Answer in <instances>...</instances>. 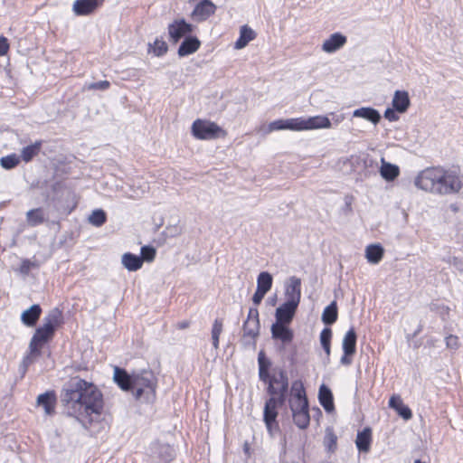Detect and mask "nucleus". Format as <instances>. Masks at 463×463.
Here are the masks:
<instances>
[{
	"label": "nucleus",
	"mask_w": 463,
	"mask_h": 463,
	"mask_svg": "<svg viewBox=\"0 0 463 463\" xmlns=\"http://www.w3.org/2000/svg\"><path fill=\"white\" fill-rule=\"evenodd\" d=\"M61 401L66 415L75 418L85 430L94 431L92 425L100 420L104 402L93 383L72 378L62 389Z\"/></svg>",
	"instance_id": "obj_1"
},
{
	"label": "nucleus",
	"mask_w": 463,
	"mask_h": 463,
	"mask_svg": "<svg viewBox=\"0 0 463 463\" xmlns=\"http://www.w3.org/2000/svg\"><path fill=\"white\" fill-rule=\"evenodd\" d=\"M113 379L121 390L131 392L137 401L153 402L156 400L157 379L149 369L128 373L125 369L115 367Z\"/></svg>",
	"instance_id": "obj_2"
},
{
	"label": "nucleus",
	"mask_w": 463,
	"mask_h": 463,
	"mask_svg": "<svg viewBox=\"0 0 463 463\" xmlns=\"http://www.w3.org/2000/svg\"><path fill=\"white\" fill-rule=\"evenodd\" d=\"M419 189L435 194H457L462 187L458 175L449 170L440 167H430L419 173L414 180Z\"/></svg>",
	"instance_id": "obj_3"
},
{
	"label": "nucleus",
	"mask_w": 463,
	"mask_h": 463,
	"mask_svg": "<svg viewBox=\"0 0 463 463\" xmlns=\"http://www.w3.org/2000/svg\"><path fill=\"white\" fill-rule=\"evenodd\" d=\"M62 322V313L58 308L52 309L43 319V326H39L29 344L32 354H41V348L54 335L56 328Z\"/></svg>",
	"instance_id": "obj_4"
},
{
	"label": "nucleus",
	"mask_w": 463,
	"mask_h": 463,
	"mask_svg": "<svg viewBox=\"0 0 463 463\" xmlns=\"http://www.w3.org/2000/svg\"><path fill=\"white\" fill-rule=\"evenodd\" d=\"M191 129L193 136L199 140L218 139L227 135V132L216 123L200 118L193 122Z\"/></svg>",
	"instance_id": "obj_5"
},
{
	"label": "nucleus",
	"mask_w": 463,
	"mask_h": 463,
	"mask_svg": "<svg viewBox=\"0 0 463 463\" xmlns=\"http://www.w3.org/2000/svg\"><path fill=\"white\" fill-rule=\"evenodd\" d=\"M260 317L259 310L255 307H250L247 316V319L242 325V337L241 343L244 346H255L257 338L260 335Z\"/></svg>",
	"instance_id": "obj_6"
},
{
	"label": "nucleus",
	"mask_w": 463,
	"mask_h": 463,
	"mask_svg": "<svg viewBox=\"0 0 463 463\" xmlns=\"http://www.w3.org/2000/svg\"><path fill=\"white\" fill-rule=\"evenodd\" d=\"M279 382L281 383V387L277 388L273 387V384H269L267 388L268 393L270 395L269 399H273L275 402V406L278 408L279 406H282L285 404L287 401V396L288 392V378L287 372L280 368L279 369Z\"/></svg>",
	"instance_id": "obj_7"
},
{
	"label": "nucleus",
	"mask_w": 463,
	"mask_h": 463,
	"mask_svg": "<svg viewBox=\"0 0 463 463\" xmlns=\"http://www.w3.org/2000/svg\"><path fill=\"white\" fill-rule=\"evenodd\" d=\"M298 119V131L331 128V121L326 116L318 115Z\"/></svg>",
	"instance_id": "obj_8"
},
{
	"label": "nucleus",
	"mask_w": 463,
	"mask_h": 463,
	"mask_svg": "<svg viewBox=\"0 0 463 463\" xmlns=\"http://www.w3.org/2000/svg\"><path fill=\"white\" fill-rule=\"evenodd\" d=\"M194 31V26L184 19L175 20L168 25L169 41L177 43L186 34Z\"/></svg>",
	"instance_id": "obj_9"
},
{
	"label": "nucleus",
	"mask_w": 463,
	"mask_h": 463,
	"mask_svg": "<svg viewBox=\"0 0 463 463\" xmlns=\"http://www.w3.org/2000/svg\"><path fill=\"white\" fill-rule=\"evenodd\" d=\"M285 297L287 303L298 306L301 299V279L296 276L288 279L285 285Z\"/></svg>",
	"instance_id": "obj_10"
},
{
	"label": "nucleus",
	"mask_w": 463,
	"mask_h": 463,
	"mask_svg": "<svg viewBox=\"0 0 463 463\" xmlns=\"http://www.w3.org/2000/svg\"><path fill=\"white\" fill-rule=\"evenodd\" d=\"M215 10L216 6L211 0H201L191 13V18L195 22H203L213 14Z\"/></svg>",
	"instance_id": "obj_11"
},
{
	"label": "nucleus",
	"mask_w": 463,
	"mask_h": 463,
	"mask_svg": "<svg viewBox=\"0 0 463 463\" xmlns=\"http://www.w3.org/2000/svg\"><path fill=\"white\" fill-rule=\"evenodd\" d=\"M307 403H308V401L302 381H294L290 387V398L288 399L289 407L298 406V404L306 405Z\"/></svg>",
	"instance_id": "obj_12"
},
{
	"label": "nucleus",
	"mask_w": 463,
	"mask_h": 463,
	"mask_svg": "<svg viewBox=\"0 0 463 463\" xmlns=\"http://www.w3.org/2000/svg\"><path fill=\"white\" fill-rule=\"evenodd\" d=\"M298 406L289 407L292 412L294 423L301 430L308 427L310 422L309 405L307 403L298 404Z\"/></svg>",
	"instance_id": "obj_13"
},
{
	"label": "nucleus",
	"mask_w": 463,
	"mask_h": 463,
	"mask_svg": "<svg viewBox=\"0 0 463 463\" xmlns=\"http://www.w3.org/2000/svg\"><path fill=\"white\" fill-rule=\"evenodd\" d=\"M298 307V306L297 305L284 302L276 309L275 323L290 325L296 315Z\"/></svg>",
	"instance_id": "obj_14"
},
{
	"label": "nucleus",
	"mask_w": 463,
	"mask_h": 463,
	"mask_svg": "<svg viewBox=\"0 0 463 463\" xmlns=\"http://www.w3.org/2000/svg\"><path fill=\"white\" fill-rule=\"evenodd\" d=\"M288 326V324L273 323L270 327L272 338L281 341L284 345L291 343L294 333Z\"/></svg>",
	"instance_id": "obj_15"
},
{
	"label": "nucleus",
	"mask_w": 463,
	"mask_h": 463,
	"mask_svg": "<svg viewBox=\"0 0 463 463\" xmlns=\"http://www.w3.org/2000/svg\"><path fill=\"white\" fill-rule=\"evenodd\" d=\"M278 417L277 407L273 399H268L265 402L263 411V420L266 424L267 430L271 433L272 429L278 428V422L276 420Z\"/></svg>",
	"instance_id": "obj_16"
},
{
	"label": "nucleus",
	"mask_w": 463,
	"mask_h": 463,
	"mask_svg": "<svg viewBox=\"0 0 463 463\" xmlns=\"http://www.w3.org/2000/svg\"><path fill=\"white\" fill-rule=\"evenodd\" d=\"M346 37L340 33H335L326 39L322 45V50L327 53H333L342 48L346 43Z\"/></svg>",
	"instance_id": "obj_17"
},
{
	"label": "nucleus",
	"mask_w": 463,
	"mask_h": 463,
	"mask_svg": "<svg viewBox=\"0 0 463 463\" xmlns=\"http://www.w3.org/2000/svg\"><path fill=\"white\" fill-rule=\"evenodd\" d=\"M102 0H76L72 10L76 15H88L101 4Z\"/></svg>",
	"instance_id": "obj_18"
},
{
	"label": "nucleus",
	"mask_w": 463,
	"mask_h": 463,
	"mask_svg": "<svg viewBox=\"0 0 463 463\" xmlns=\"http://www.w3.org/2000/svg\"><path fill=\"white\" fill-rule=\"evenodd\" d=\"M37 405L44 409L46 415H52L55 411L56 394L53 391H48L37 397Z\"/></svg>",
	"instance_id": "obj_19"
},
{
	"label": "nucleus",
	"mask_w": 463,
	"mask_h": 463,
	"mask_svg": "<svg viewBox=\"0 0 463 463\" xmlns=\"http://www.w3.org/2000/svg\"><path fill=\"white\" fill-rule=\"evenodd\" d=\"M201 45V42L195 36H187L180 44L177 53L180 57L188 56L195 52Z\"/></svg>",
	"instance_id": "obj_20"
},
{
	"label": "nucleus",
	"mask_w": 463,
	"mask_h": 463,
	"mask_svg": "<svg viewBox=\"0 0 463 463\" xmlns=\"http://www.w3.org/2000/svg\"><path fill=\"white\" fill-rule=\"evenodd\" d=\"M392 104L398 113L406 112L411 105L408 92L405 90H396Z\"/></svg>",
	"instance_id": "obj_21"
},
{
	"label": "nucleus",
	"mask_w": 463,
	"mask_h": 463,
	"mask_svg": "<svg viewBox=\"0 0 463 463\" xmlns=\"http://www.w3.org/2000/svg\"><path fill=\"white\" fill-rule=\"evenodd\" d=\"M318 400L321 406L327 412H332L335 410L334 397L329 387L322 384L318 390Z\"/></svg>",
	"instance_id": "obj_22"
},
{
	"label": "nucleus",
	"mask_w": 463,
	"mask_h": 463,
	"mask_svg": "<svg viewBox=\"0 0 463 463\" xmlns=\"http://www.w3.org/2000/svg\"><path fill=\"white\" fill-rule=\"evenodd\" d=\"M41 313L42 308L40 305L34 304L22 313L21 320L29 327L34 326L41 316Z\"/></svg>",
	"instance_id": "obj_23"
},
{
	"label": "nucleus",
	"mask_w": 463,
	"mask_h": 463,
	"mask_svg": "<svg viewBox=\"0 0 463 463\" xmlns=\"http://www.w3.org/2000/svg\"><path fill=\"white\" fill-rule=\"evenodd\" d=\"M372 442V430L369 427L364 428L362 431H358L355 445L359 451L368 452Z\"/></svg>",
	"instance_id": "obj_24"
},
{
	"label": "nucleus",
	"mask_w": 463,
	"mask_h": 463,
	"mask_svg": "<svg viewBox=\"0 0 463 463\" xmlns=\"http://www.w3.org/2000/svg\"><path fill=\"white\" fill-rule=\"evenodd\" d=\"M298 118L274 120L269 124V131L272 132L286 129L298 131Z\"/></svg>",
	"instance_id": "obj_25"
},
{
	"label": "nucleus",
	"mask_w": 463,
	"mask_h": 463,
	"mask_svg": "<svg viewBox=\"0 0 463 463\" xmlns=\"http://www.w3.org/2000/svg\"><path fill=\"white\" fill-rule=\"evenodd\" d=\"M353 116L355 118H364L376 125L381 119L379 111L371 107H363L354 111Z\"/></svg>",
	"instance_id": "obj_26"
},
{
	"label": "nucleus",
	"mask_w": 463,
	"mask_h": 463,
	"mask_svg": "<svg viewBox=\"0 0 463 463\" xmlns=\"http://www.w3.org/2000/svg\"><path fill=\"white\" fill-rule=\"evenodd\" d=\"M357 335L354 327H351L343 338L342 347L346 354H354L356 351Z\"/></svg>",
	"instance_id": "obj_27"
},
{
	"label": "nucleus",
	"mask_w": 463,
	"mask_h": 463,
	"mask_svg": "<svg viewBox=\"0 0 463 463\" xmlns=\"http://www.w3.org/2000/svg\"><path fill=\"white\" fill-rule=\"evenodd\" d=\"M122 265L128 271H137L142 268L143 260L139 256L131 252H126L121 258Z\"/></svg>",
	"instance_id": "obj_28"
},
{
	"label": "nucleus",
	"mask_w": 463,
	"mask_h": 463,
	"mask_svg": "<svg viewBox=\"0 0 463 463\" xmlns=\"http://www.w3.org/2000/svg\"><path fill=\"white\" fill-rule=\"evenodd\" d=\"M256 33L248 25H243L240 30V37L235 42V49L244 48L250 41L254 40Z\"/></svg>",
	"instance_id": "obj_29"
},
{
	"label": "nucleus",
	"mask_w": 463,
	"mask_h": 463,
	"mask_svg": "<svg viewBox=\"0 0 463 463\" xmlns=\"http://www.w3.org/2000/svg\"><path fill=\"white\" fill-rule=\"evenodd\" d=\"M259 364V378L263 383H267L271 376L269 373V369L271 365L270 361L265 356V353L260 351L258 355Z\"/></svg>",
	"instance_id": "obj_30"
},
{
	"label": "nucleus",
	"mask_w": 463,
	"mask_h": 463,
	"mask_svg": "<svg viewBox=\"0 0 463 463\" xmlns=\"http://www.w3.org/2000/svg\"><path fill=\"white\" fill-rule=\"evenodd\" d=\"M155 454L158 463H169L175 458L174 449L167 444H160L156 447Z\"/></svg>",
	"instance_id": "obj_31"
},
{
	"label": "nucleus",
	"mask_w": 463,
	"mask_h": 463,
	"mask_svg": "<svg viewBox=\"0 0 463 463\" xmlns=\"http://www.w3.org/2000/svg\"><path fill=\"white\" fill-rule=\"evenodd\" d=\"M384 250L380 244H371L365 249V257L369 263L378 264L383 257Z\"/></svg>",
	"instance_id": "obj_32"
},
{
	"label": "nucleus",
	"mask_w": 463,
	"mask_h": 463,
	"mask_svg": "<svg viewBox=\"0 0 463 463\" xmlns=\"http://www.w3.org/2000/svg\"><path fill=\"white\" fill-rule=\"evenodd\" d=\"M382 177L386 181H393L400 174V169L396 165L385 162L382 158V165L380 169Z\"/></svg>",
	"instance_id": "obj_33"
},
{
	"label": "nucleus",
	"mask_w": 463,
	"mask_h": 463,
	"mask_svg": "<svg viewBox=\"0 0 463 463\" xmlns=\"http://www.w3.org/2000/svg\"><path fill=\"white\" fill-rule=\"evenodd\" d=\"M337 319V306L336 302H331L322 313V321L325 325L330 326Z\"/></svg>",
	"instance_id": "obj_34"
},
{
	"label": "nucleus",
	"mask_w": 463,
	"mask_h": 463,
	"mask_svg": "<svg viewBox=\"0 0 463 463\" xmlns=\"http://www.w3.org/2000/svg\"><path fill=\"white\" fill-rule=\"evenodd\" d=\"M26 221L27 223L35 227L38 226L44 222L43 211L42 208L31 209L26 213Z\"/></svg>",
	"instance_id": "obj_35"
},
{
	"label": "nucleus",
	"mask_w": 463,
	"mask_h": 463,
	"mask_svg": "<svg viewBox=\"0 0 463 463\" xmlns=\"http://www.w3.org/2000/svg\"><path fill=\"white\" fill-rule=\"evenodd\" d=\"M42 142L35 143L24 147L21 151V157L24 162H30L41 150Z\"/></svg>",
	"instance_id": "obj_36"
},
{
	"label": "nucleus",
	"mask_w": 463,
	"mask_h": 463,
	"mask_svg": "<svg viewBox=\"0 0 463 463\" xmlns=\"http://www.w3.org/2000/svg\"><path fill=\"white\" fill-rule=\"evenodd\" d=\"M273 283V278L271 274L268 271H261L257 278V288L263 290L264 292H269L271 289Z\"/></svg>",
	"instance_id": "obj_37"
},
{
	"label": "nucleus",
	"mask_w": 463,
	"mask_h": 463,
	"mask_svg": "<svg viewBox=\"0 0 463 463\" xmlns=\"http://www.w3.org/2000/svg\"><path fill=\"white\" fill-rule=\"evenodd\" d=\"M324 444L327 448L328 451H330V452H334L336 449L337 437L335 434L332 428H327L326 430Z\"/></svg>",
	"instance_id": "obj_38"
},
{
	"label": "nucleus",
	"mask_w": 463,
	"mask_h": 463,
	"mask_svg": "<svg viewBox=\"0 0 463 463\" xmlns=\"http://www.w3.org/2000/svg\"><path fill=\"white\" fill-rule=\"evenodd\" d=\"M331 338L332 330L328 327L324 328L320 333V343L327 357L330 355Z\"/></svg>",
	"instance_id": "obj_39"
},
{
	"label": "nucleus",
	"mask_w": 463,
	"mask_h": 463,
	"mask_svg": "<svg viewBox=\"0 0 463 463\" xmlns=\"http://www.w3.org/2000/svg\"><path fill=\"white\" fill-rule=\"evenodd\" d=\"M106 221V213L101 209L94 210L89 217V222L96 227L103 225Z\"/></svg>",
	"instance_id": "obj_40"
},
{
	"label": "nucleus",
	"mask_w": 463,
	"mask_h": 463,
	"mask_svg": "<svg viewBox=\"0 0 463 463\" xmlns=\"http://www.w3.org/2000/svg\"><path fill=\"white\" fill-rule=\"evenodd\" d=\"M222 319L216 318L213 324L212 328V339H213V345L215 349L219 348V338L222 332Z\"/></svg>",
	"instance_id": "obj_41"
},
{
	"label": "nucleus",
	"mask_w": 463,
	"mask_h": 463,
	"mask_svg": "<svg viewBox=\"0 0 463 463\" xmlns=\"http://www.w3.org/2000/svg\"><path fill=\"white\" fill-rule=\"evenodd\" d=\"M19 162H20L19 157L15 154L3 156L0 159L1 166L6 170L14 168L19 164Z\"/></svg>",
	"instance_id": "obj_42"
},
{
	"label": "nucleus",
	"mask_w": 463,
	"mask_h": 463,
	"mask_svg": "<svg viewBox=\"0 0 463 463\" xmlns=\"http://www.w3.org/2000/svg\"><path fill=\"white\" fill-rule=\"evenodd\" d=\"M149 50L152 49V52L156 56H162L167 52V44L165 41L156 39L153 44H149Z\"/></svg>",
	"instance_id": "obj_43"
},
{
	"label": "nucleus",
	"mask_w": 463,
	"mask_h": 463,
	"mask_svg": "<svg viewBox=\"0 0 463 463\" xmlns=\"http://www.w3.org/2000/svg\"><path fill=\"white\" fill-rule=\"evenodd\" d=\"M156 255V250L153 246L145 245L141 247V256L140 259L146 262H151L155 260Z\"/></svg>",
	"instance_id": "obj_44"
},
{
	"label": "nucleus",
	"mask_w": 463,
	"mask_h": 463,
	"mask_svg": "<svg viewBox=\"0 0 463 463\" xmlns=\"http://www.w3.org/2000/svg\"><path fill=\"white\" fill-rule=\"evenodd\" d=\"M109 86H110V82L109 80H100V81H97V82L87 83L84 85L83 89L88 90H106L109 88Z\"/></svg>",
	"instance_id": "obj_45"
},
{
	"label": "nucleus",
	"mask_w": 463,
	"mask_h": 463,
	"mask_svg": "<svg viewBox=\"0 0 463 463\" xmlns=\"http://www.w3.org/2000/svg\"><path fill=\"white\" fill-rule=\"evenodd\" d=\"M395 411L405 420H411L412 417L411 410L407 405H404L402 402H398V407Z\"/></svg>",
	"instance_id": "obj_46"
},
{
	"label": "nucleus",
	"mask_w": 463,
	"mask_h": 463,
	"mask_svg": "<svg viewBox=\"0 0 463 463\" xmlns=\"http://www.w3.org/2000/svg\"><path fill=\"white\" fill-rule=\"evenodd\" d=\"M41 354H32L29 349V353L23 358L21 366L23 367V373H25L28 366L34 362L36 357H39Z\"/></svg>",
	"instance_id": "obj_47"
},
{
	"label": "nucleus",
	"mask_w": 463,
	"mask_h": 463,
	"mask_svg": "<svg viewBox=\"0 0 463 463\" xmlns=\"http://www.w3.org/2000/svg\"><path fill=\"white\" fill-rule=\"evenodd\" d=\"M41 354H32L29 349V353L23 358L21 366L23 367V373H25L28 366L34 362L36 357H39Z\"/></svg>",
	"instance_id": "obj_48"
},
{
	"label": "nucleus",
	"mask_w": 463,
	"mask_h": 463,
	"mask_svg": "<svg viewBox=\"0 0 463 463\" xmlns=\"http://www.w3.org/2000/svg\"><path fill=\"white\" fill-rule=\"evenodd\" d=\"M446 345L450 349H457L459 345L458 338L456 335H449L446 337Z\"/></svg>",
	"instance_id": "obj_49"
},
{
	"label": "nucleus",
	"mask_w": 463,
	"mask_h": 463,
	"mask_svg": "<svg viewBox=\"0 0 463 463\" xmlns=\"http://www.w3.org/2000/svg\"><path fill=\"white\" fill-rule=\"evenodd\" d=\"M269 384H273V387L279 388L281 387V383L279 382V369L274 370V373L269 377V380L266 383Z\"/></svg>",
	"instance_id": "obj_50"
},
{
	"label": "nucleus",
	"mask_w": 463,
	"mask_h": 463,
	"mask_svg": "<svg viewBox=\"0 0 463 463\" xmlns=\"http://www.w3.org/2000/svg\"><path fill=\"white\" fill-rule=\"evenodd\" d=\"M267 292H264L263 290L257 288L255 293L252 296V302L257 307L260 305L264 298Z\"/></svg>",
	"instance_id": "obj_51"
},
{
	"label": "nucleus",
	"mask_w": 463,
	"mask_h": 463,
	"mask_svg": "<svg viewBox=\"0 0 463 463\" xmlns=\"http://www.w3.org/2000/svg\"><path fill=\"white\" fill-rule=\"evenodd\" d=\"M384 118L391 122L399 120V116L397 115V111L393 108L392 109L388 108L384 111Z\"/></svg>",
	"instance_id": "obj_52"
},
{
	"label": "nucleus",
	"mask_w": 463,
	"mask_h": 463,
	"mask_svg": "<svg viewBox=\"0 0 463 463\" xmlns=\"http://www.w3.org/2000/svg\"><path fill=\"white\" fill-rule=\"evenodd\" d=\"M449 263L463 273V261L458 257H452Z\"/></svg>",
	"instance_id": "obj_53"
},
{
	"label": "nucleus",
	"mask_w": 463,
	"mask_h": 463,
	"mask_svg": "<svg viewBox=\"0 0 463 463\" xmlns=\"http://www.w3.org/2000/svg\"><path fill=\"white\" fill-rule=\"evenodd\" d=\"M9 49V44L5 37L0 36V56L5 55Z\"/></svg>",
	"instance_id": "obj_54"
},
{
	"label": "nucleus",
	"mask_w": 463,
	"mask_h": 463,
	"mask_svg": "<svg viewBox=\"0 0 463 463\" xmlns=\"http://www.w3.org/2000/svg\"><path fill=\"white\" fill-rule=\"evenodd\" d=\"M32 262L29 260H23L20 270L22 273L27 274L31 269Z\"/></svg>",
	"instance_id": "obj_55"
},
{
	"label": "nucleus",
	"mask_w": 463,
	"mask_h": 463,
	"mask_svg": "<svg viewBox=\"0 0 463 463\" xmlns=\"http://www.w3.org/2000/svg\"><path fill=\"white\" fill-rule=\"evenodd\" d=\"M351 355L352 354H346L345 353H344V355L340 359L341 364L345 365H349L352 363V360L348 356Z\"/></svg>",
	"instance_id": "obj_56"
},
{
	"label": "nucleus",
	"mask_w": 463,
	"mask_h": 463,
	"mask_svg": "<svg viewBox=\"0 0 463 463\" xmlns=\"http://www.w3.org/2000/svg\"><path fill=\"white\" fill-rule=\"evenodd\" d=\"M398 402L402 401L399 398L392 396L389 401V406L396 410V408L398 407Z\"/></svg>",
	"instance_id": "obj_57"
},
{
	"label": "nucleus",
	"mask_w": 463,
	"mask_h": 463,
	"mask_svg": "<svg viewBox=\"0 0 463 463\" xmlns=\"http://www.w3.org/2000/svg\"><path fill=\"white\" fill-rule=\"evenodd\" d=\"M190 323L188 321H182L178 323V328L180 329H185L189 326Z\"/></svg>",
	"instance_id": "obj_58"
},
{
	"label": "nucleus",
	"mask_w": 463,
	"mask_h": 463,
	"mask_svg": "<svg viewBox=\"0 0 463 463\" xmlns=\"http://www.w3.org/2000/svg\"><path fill=\"white\" fill-rule=\"evenodd\" d=\"M353 197L352 196H345V205L347 208L351 209V203H352Z\"/></svg>",
	"instance_id": "obj_59"
},
{
	"label": "nucleus",
	"mask_w": 463,
	"mask_h": 463,
	"mask_svg": "<svg viewBox=\"0 0 463 463\" xmlns=\"http://www.w3.org/2000/svg\"><path fill=\"white\" fill-rule=\"evenodd\" d=\"M269 302L271 306H275L277 303V296H274L273 298H269Z\"/></svg>",
	"instance_id": "obj_60"
},
{
	"label": "nucleus",
	"mask_w": 463,
	"mask_h": 463,
	"mask_svg": "<svg viewBox=\"0 0 463 463\" xmlns=\"http://www.w3.org/2000/svg\"><path fill=\"white\" fill-rule=\"evenodd\" d=\"M421 329H422V326H419V327H417V330L414 332V336L419 335L420 333Z\"/></svg>",
	"instance_id": "obj_61"
},
{
	"label": "nucleus",
	"mask_w": 463,
	"mask_h": 463,
	"mask_svg": "<svg viewBox=\"0 0 463 463\" xmlns=\"http://www.w3.org/2000/svg\"><path fill=\"white\" fill-rule=\"evenodd\" d=\"M248 450H249V447H248V445H247V444H245V445H244V451H245V452H248Z\"/></svg>",
	"instance_id": "obj_62"
}]
</instances>
